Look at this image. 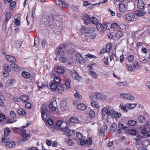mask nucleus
Wrapping results in <instances>:
<instances>
[{
	"instance_id": "obj_14",
	"label": "nucleus",
	"mask_w": 150,
	"mask_h": 150,
	"mask_svg": "<svg viewBox=\"0 0 150 150\" xmlns=\"http://www.w3.org/2000/svg\"><path fill=\"white\" fill-rule=\"evenodd\" d=\"M75 133V131L73 130H70L65 132V134L69 137L73 136Z\"/></svg>"
},
{
	"instance_id": "obj_37",
	"label": "nucleus",
	"mask_w": 150,
	"mask_h": 150,
	"mask_svg": "<svg viewBox=\"0 0 150 150\" xmlns=\"http://www.w3.org/2000/svg\"><path fill=\"white\" fill-rule=\"evenodd\" d=\"M71 80L69 79H67L65 82V85L67 88H69L70 87Z\"/></svg>"
},
{
	"instance_id": "obj_3",
	"label": "nucleus",
	"mask_w": 150,
	"mask_h": 150,
	"mask_svg": "<svg viewBox=\"0 0 150 150\" xmlns=\"http://www.w3.org/2000/svg\"><path fill=\"white\" fill-rule=\"evenodd\" d=\"M30 123H27L26 124V125L25 126H23L21 127L17 128V129H19L20 132H21V135L23 137V138L22 139V140L23 141H26L29 139L30 135L29 134H26V131L25 129H23V128H25L30 124Z\"/></svg>"
},
{
	"instance_id": "obj_31",
	"label": "nucleus",
	"mask_w": 150,
	"mask_h": 150,
	"mask_svg": "<svg viewBox=\"0 0 150 150\" xmlns=\"http://www.w3.org/2000/svg\"><path fill=\"white\" fill-rule=\"evenodd\" d=\"M104 25V30L106 29L107 30H110L112 28V25L111 23H103Z\"/></svg>"
},
{
	"instance_id": "obj_12",
	"label": "nucleus",
	"mask_w": 150,
	"mask_h": 150,
	"mask_svg": "<svg viewBox=\"0 0 150 150\" xmlns=\"http://www.w3.org/2000/svg\"><path fill=\"white\" fill-rule=\"evenodd\" d=\"M64 91V86L61 85L58 86L55 92H57L59 94H62Z\"/></svg>"
},
{
	"instance_id": "obj_21",
	"label": "nucleus",
	"mask_w": 150,
	"mask_h": 150,
	"mask_svg": "<svg viewBox=\"0 0 150 150\" xmlns=\"http://www.w3.org/2000/svg\"><path fill=\"white\" fill-rule=\"evenodd\" d=\"M15 143L14 142L11 141L7 143L5 145V147L7 148H12L15 146Z\"/></svg>"
},
{
	"instance_id": "obj_20",
	"label": "nucleus",
	"mask_w": 150,
	"mask_h": 150,
	"mask_svg": "<svg viewBox=\"0 0 150 150\" xmlns=\"http://www.w3.org/2000/svg\"><path fill=\"white\" fill-rule=\"evenodd\" d=\"M71 75L73 79L76 80H79L80 79V77L78 74L75 71H74Z\"/></svg>"
},
{
	"instance_id": "obj_30",
	"label": "nucleus",
	"mask_w": 150,
	"mask_h": 150,
	"mask_svg": "<svg viewBox=\"0 0 150 150\" xmlns=\"http://www.w3.org/2000/svg\"><path fill=\"white\" fill-rule=\"evenodd\" d=\"M123 35V33L121 31H118L115 33V37L117 39H119Z\"/></svg>"
},
{
	"instance_id": "obj_61",
	"label": "nucleus",
	"mask_w": 150,
	"mask_h": 150,
	"mask_svg": "<svg viewBox=\"0 0 150 150\" xmlns=\"http://www.w3.org/2000/svg\"><path fill=\"white\" fill-rule=\"evenodd\" d=\"M49 107L50 109L52 111H55L56 109V108L53 106L52 102L50 103Z\"/></svg>"
},
{
	"instance_id": "obj_55",
	"label": "nucleus",
	"mask_w": 150,
	"mask_h": 150,
	"mask_svg": "<svg viewBox=\"0 0 150 150\" xmlns=\"http://www.w3.org/2000/svg\"><path fill=\"white\" fill-rule=\"evenodd\" d=\"M54 82L58 84L60 82L61 80L59 77L56 76L54 79Z\"/></svg>"
},
{
	"instance_id": "obj_50",
	"label": "nucleus",
	"mask_w": 150,
	"mask_h": 150,
	"mask_svg": "<svg viewBox=\"0 0 150 150\" xmlns=\"http://www.w3.org/2000/svg\"><path fill=\"white\" fill-rule=\"evenodd\" d=\"M123 103H122L121 104H120V107H121V109H122V110L124 112H127V111L128 110L126 109V108H127L126 105H125L123 106Z\"/></svg>"
},
{
	"instance_id": "obj_16",
	"label": "nucleus",
	"mask_w": 150,
	"mask_h": 150,
	"mask_svg": "<svg viewBox=\"0 0 150 150\" xmlns=\"http://www.w3.org/2000/svg\"><path fill=\"white\" fill-rule=\"evenodd\" d=\"M77 108L79 110H84L86 109V106L85 104L80 103L77 105Z\"/></svg>"
},
{
	"instance_id": "obj_58",
	"label": "nucleus",
	"mask_w": 150,
	"mask_h": 150,
	"mask_svg": "<svg viewBox=\"0 0 150 150\" xmlns=\"http://www.w3.org/2000/svg\"><path fill=\"white\" fill-rule=\"evenodd\" d=\"M144 11H146L147 12H145V14H150V6H148L147 7H145Z\"/></svg>"
},
{
	"instance_id": "obj_11",
	"label": "nucleus",
	"mask_w": 150,
	"mask_h": 150,
	"mask_svg": "<svg viewBox=\"0 0 150 150\" xmlns=\"http://www.w3.org/2000/svg\"><path fill=\"white\" fill-rule=\"evenodd\" d=\"M96 98L100 100H105L106 98L105 96L103 93L97 92L96 93Z\"/></svg>"
},
{
	"instance_id": "obj_5",
	"label": "nucleus",
	"mask_w": 150,
	"mask_h": 150,
	"mask_svg": "<svg viewBox=\"0 0 150 150\" xmlns=\"http://www.w3.org/2000/svg\"><path fill=\"white\" fill-rule=\"evenodd\" d=\"M4 70L3 74L4 77H7L9 74V72L11 71V68L8 64H5L4 65Z\"/></svg>"
},
{
	"instance_id": "obj_38",
	"label": "nucleus",
	"mask_w": 150,
	"mask_h": 150,
	"mask_svg": "<svg viewBox=\"0 0 150 150\" xmlns=\"http://www.w3.org/2000/svg\"><path fill=\"white\" fill-rule=\"evenodd\" d=\"M22 44V42L19 41H16L14 43V46L16 48L19 47Z\"/></svg>"
},
{
	"instance_id": "obj_29",
	"label": "nucleus",
	"mask_w": 150,
	"mask_h": 150,
	"mask_svg": "<svg viewBox=\"0 0 150 150\" xmlns=\"http://www.w3.org/2000/svg\"><path fill=\"white\" fill-rule=\"evenodd\" d=\"M11 69L15 71H18L20 69V67L18 65L15 64H12Z\"/></svg>"
},
{
	"instance_id": "obj_32",
	"label": "nucleus",
	"mask_w": 150,
	"mask_h": 150,
	"mask_svg": "<svg viewBox=\"0 0 150 150\" xmlns=\"http://www.w3.org/2000/svg\"><path fill=\"white\" fill-rule=\"evenodd\" d=\"M90 22L91 23L95 24H97L98 23V19L95 17H92L90 19Z\"/></svg>"
},
{
	"instance_id": "obj_34",
	"label": "nucleus",
	"mask_w": 150,
	"mask_h": 150,
	"mask_svg": "<svg viewBox=\"0 0 150 150\" xmlns=\"http://www.w3.org/2000/svg\"><path fill=\"white\" fill-rule=\"evenodd\" d=\"M121 116V114L116 112V111L112 115V117H114L116 120H117Z\"/></svg>"
},
{
	"instance_id": "obj_4",
	"label": "nucleus",
	"mask_w": 150,
	"mask_h": 150,
	"mask_svg": "<svg viewBox=\"0 0 150 150\" xmlns=\"http://www.w3.org/2000/svg\"><path fill=\"white\" fill-rule=\"evenodd\" d=\"M85 30V33H84L85 36L88 37L91 33H93L95 30V28L93 27H88L86 28L85 27H83L81 28V30Z\"/></svg>"
},
{
	"instance_id": "obj_64",
	"label": "nucleus",
	"mask_w": 150,
	"mask_h": 150,
	"mask_svg": "<svg viewBox=\"0 0 150 150\" xmlns=\"http://www.w3.org/2000/svg\"><path fill=\"white\" fill-rule=\"evenodd\" d=\"M96 33H92L89 34L88 36H89L90 38L92 39H94L96 38Z\"/></svg>"
},
{
	"instance_id": "obj_48",
	"label": "nucleus",
	"mask_w": 150,
	"mask_h": 150,
	"mask_svg": "<svg viewBox=\"0 0 150 150\" xmlns=\"http://www.w3.org/2000/svg\"><path fill=\"white\" fill-rule=\"evenodd\" d=\"M147 131V129L146 127H144L142 129L141 133L144 136L146 137Z\"/></svg>"
},
{
	"instance_id": "obj_28",
	"label": "nucleus",
	"mask_w": 150,
	"mask_h": 150,
	"mask_svg": "<svg viewBox=\"0 0 150 150\" xmlns=\"http://www.w3.org/2000/svg\"><path fill=\"white\" fill-rule=\"evenodd\" d=\"M20 99L23 102H26L28 100L29 98L26 95H22L21 96Z\"/></svg>"
},
{
	"instance_id": "obj_33",
	"label": "nucleus",
	"mask_w": 150,
	"mask_h": 150,
	"mask_svg": "<svg viewBox=\"0 0 150 150\" xmlns=\"http://www.w3.org/2000/svg\"><path fill=\"white\" fill-rule=\"evenodd\" d=\"M58 84L54 82L52 83L50 85V88L55 91L58 86H57Z\"/></svg>"
},
{
	"instance_id": "obj_59",
	"label": "nucleus",
	"mask_w": 150,
	"mask_h": 150,
	"mask_svg": "<svg viewBox=\"0 0 150 150\" xmlns=\"http://www.w3.org/2000/svg\"><path fill=\"white\" fill-rule=\"evenodd\" d=\"M16 113L13 111H11L10 113V116L11 117L13 118L16 117Z\"/></svg>"
},
{
	"instance_id": "obj_51",
	"label": "nucleus",
	"mask_w": 150,
	"mask_h": 150,
	"mask_svg": "<svg viewBox=\"0 0 150 150\" xmlns=\"http://www.w3.org/2000/svg\"><path fill=\"white\" fill-rule=\"evenodd\" d=\"M16 5V2L13 1L11 3L9 6V8L11 10H13L15 8Z\"/></svg>"
},
{
	"instance_id": "obj_8",
	"label": "nucleus",
	"mask_w": 150,
	"mask_h": 150,
	"mask_svg": "<svg viewBox=\"0 0 150 150\" xmlns=\"http://www.w3.org/2000/svg\"><path fill=\"white\" fill-rule=\"evenodd\" d=\"M107 128V126L106 124H105L104 125L100 128V130L99 132V135L101 136H104L105 131Z\"/></svg>"
},
{
	"instance_id": "obj_56",
	"label": "nucleus",
	"mask_w": 150,
	"mask_h": 150,
	"mask_svg": "<svg viewBox=\"0 0 150 150\" xmlns=\"http://www.w3.org/2000/svg\"><path fill=\"white\" fill-rule=\"evenodd\" d=\"M138 119L139 121L140 122L144 123L145 122L144 117L143 116H139L138 117Z\"/></svg>"
},
{
	"instance_id": "obj_6",
	"label": "nucleus",
	"mask_w": 150,
	"mask_h": 150,
	"mask_svg": "<svg viewBox=\"0 0 150 150\" xmlns=\"http://www.w3.org/2000/svg\"><path fill=\"white\" fill-rule=\"evenodd\" d=\"M125 19L127 21H132L135 19V16L134 14L132 13H128L125 16Z\"/></svg>"
},
{
	"instance_id": "obj_49",
	"label": "nucleus",
	"mask_w": 150,
	"mask_h": 150,
	"mask_svg": "<svg viewBox=\"0 0 150 150\" xmlns=\"http://www.w3.org/2000/svg\"><path fill=\"white\" fill-rule=\"evenodd\" d=\"M112 25L114 30H117L119 27V25L116 23H114Z\"/></svg>"
},
{
	"instance_id": "obj_7",
	"label": "nucleus",
	"mask_w": 150,
	"mask_h": 150,
	"mask_svg": "<svg viewBox=\"0 0 150 150\" xmlns=\"http://www.w3.org/2000/svg\"><path fill=\"white\" fill-rule=\"evenodd\" d=\"M104 110H106L107 115L108 116L111 115L112 117L115 111L113 108L110 107L104 108Z\"/></svg>"
},
{
	"instance_id": "obj_54",
	"label": "nucleus",
	"mask_w": 150,
	"mask_h": 150,
	"mask_svg": "<svg viewBox=\"0 0 150 150\" xmlns=\"http://www.w3.org/2000/svg\"><path fill=\"white\" fill-rule=\"evenodd\" d=\"M127 59L129 62H133L134 60V56L132 55H130L128 57Z\"/></svg>"
},
{
	"instance_id": "obj_17",
	"label": "nucleus",
	"mask_w": 150,
	"mask_h": 150,
	"mask_svg": "<svg viewBox=\"0 0 150 150\" xmlns=\"http://www.w3.org/2000/svg\"><path fill=\"white\" fill-rule=\"evenodd\" d=\"M55 1L56 4L57 6H59L62 5L66 8H67L69 6L68 4H65L61 0H55Z\"/></svg>"
},
{
	"instance_id": "obj_40",
	"label": "nucleus",
	"mask_w": 150,
	"mask_h": 150,
	"mask_svg": "<svg viewBox=\"0 0 150 150\" xmlns=\"http://www.w3.org/2000/svg\"><path fill=\"white\" fill-rule=\"evenodd\" d=\"M89 73L93 78H96L98 76L96 73L93 71H90L89 72Z\"/></svg>"
},
{
	"instance_id": "obj_2",
	"label": "nucleus",
	"mask_w": 150,
	"mask_h": 150,
	"mask_svg": "<svg viewBox=\"0 0 150 150\" xmlns=\"http://www.w3.org/2000/svg\"><path fill=\"white\" fill-rule=\"evenodd\" d=\"M59 18L58 16H53L51 15L50 16L44 15L42 16V21L45 25H48L50 23V22L54 23V21H57L59 20Z\"/></svg>"
},
{
	"instance_id": "obj_57",
	"label": "nucleus",
	"mask_w": 150,
	"mask_h": 150,
	"mask_svg": "<svg viewBox=\"0 0 150 150\" xmlns=\"http://www.w3.org/2000/svg\"><path fill=\"white\" fill-rule=\"evenodd\" d=\"M90 116L91 118H93L95 116L94 112L93 110H91L89 112Z\"/></svg>"
},
{
	"instance_id": "obj_22",
	"label": "nucleus",
	"mask_w": 150,
	"mask_h": 150,
	"mask_svg": "<svg viewBox=\"0 0 150 150\" xmlns=\"http://www.w3.org/2000/svg\"><path fill=\"white\" fill-rule=\"evenodd\" d=\"M96 27L98 30L100 32H102L104 30V25L101 23H98L96 25Z\"/></svg>"
},
{
	"instance_id": "obj_13",
	"label": "nucleus",
	"mask_w": 150,
	"mask_h": 150,
	"mask_svg": "<svg viewBox=\"0 0 150 150\" xmlns=\"http://www.w3.org/2000/svg\"><path fill=\"white\" fill-rule=\"evenodd\" d=\"M77 60L80 64H82L84 62V59L81 54H78L76 55Z\"/></svg>"
},
{
	"instance_id": "obj_41",
	"label": "nucleus",
	"mask_w": 150,
	"mask_h": 150,
	"mask_svg": "<svg viewBox=\"0 0 150 150\" xmlns=\"http://www.w3.org/2000/svg\"><path fill=\"white\" fill-rule=\"evenodd\" d=\"M11 131L10 129L8 128H5L4 130V135L6 136H8L10 134Z\"/></svg>"
},
{
	"instance_id": "obj_42",
	"label": "nucleus",
	"mask_w": 150,
	"mask_h": 150,
	"mask_svg": "<svg viewBox=\"0 0 150 150\" xmlns=\"http://www.w3.org/2000/svg\"><path fill=\"white\" fill-rule=\"evenodd\" d=\"M137 105L135 104L127 103L126 104L127 108L129 109L134 108Z\"/></svg>"
},
{
	"instance_id": "obj_46",
	"label": "nucleus",
	"mask_w": 150,
	"mask_h": 150,
	"mask_svg": "<svg viewBox=\"0 0 150 150\" xmlns=\"http://www.w3.org/2000/svg\"><path fill=\"white\" fill-rule=\"evenodd\" d=\"M112 49V45L110 43H108L107 44L106 48V51L107 52H110Z\"/></svg>"
},
{
	"instance_id": "obj_43",
	"label": "nucleus",
	"mask_w": 150,
	"mask_h": 150,
	"mask_svg": "<svg viewBox=\"0 0 150 150\" xmlns=\"http://www.w3.org/2000/svg\"><path fill=\"white\" fill-rule=\"evenodd\" d=\"M65 142L69 146H72L74 144L73 142L71 139H67Z\"/></svg>"
},
{
	"instance_id": "obj_15",
	"label": "nucleus",
	"mask_w": 150,
	"mask_h": 150,
	"mask_svg": "<svg viewBox=\"0 0 150 150\" xmlns=\"http://www.w3.org/2000/svg\"><path fill=\"white\" fill-rule=\"evenodd\" d=\"M144 2L142 0H138V8L139 9H144Z\"/></svg>"
},
{
	"instance_id": "obj_26",
	"label": "nucleus",
	"mask_w": 150,
	"mask_h": 150,
	"mask_svg": "<svg viewBox=\"0 0 150 150\" xmlns=\"http://www.w3.org/2000/svg\"><path fill=\"white\" fill-rule=\"evenodd\" d=\"M70 121L72 123H76L79 122L78 119L74 116L71 117L69 119Z\"/></svg>"
},
{
	"instance_id": "obj_9",
	"label": "nucleus",
	"mask_w": 150,
	"mask_h": 150,
	"mask_svg": "<svg viewBox=\"0 0 150 150\" xmlns=\"http://www.w3.org/2000/svg\"><path fill=\"white\" fill-rule=\"evenodd\" d=\"M5 58L7 61L10 62H15L16 61V59L14 57L11 55H6Z\"/></svg>"
},
{
	"instance_id": "obj_24",
	"label": "nucleus",
	"mask_w": 150,
	"mask_h": 150,
	"mask_svg": "<svg viewBox=\"0 0 150 150\" xmlns=\"http://www.w3.org/2000/svg\"><path fill=\"white\" fill-rule=\"evenodd\" d=\"M67 103L66 101L64 100H62L60 103V107L61 109L63 110L65 109L67 106Z\"/></svg>"
},
{
	"instance_id": "obj_27",
	"label": "nucleus",
	"mask_w": 150,
	"mask_h": 150,
	"mask_svg": "<svg viewBox=\"0 0 150 150\" xmlns=\"http://www.w3.org/2000/svg\"><path fill=\"white\" fill-rule=\"evenodd\" d=\"M55 71L56 72L59 74H62L64 72V69L62 67H60L57 68Z\"/></svg>"
},
{
	"instance_id": "obj_18",
	"label": "nucleus",
	"mask_w": 150,
	"mask_h": 150,
	"mask_svg": "<svg viewBox=\"0 0 150 150\" xmlns=\"http://www.w3.org/2000/svg\"><path fill=\"white\" fill-rule=\"evenodd\" d=\"M21 75L23 78L27 79H29L31 76V74L29 72L25 71L22 72Z\"/></svg>"
},
{
	"instance_id": "obj_47",
	"label": "nucleus",
	"mask_w": 150,
	"mask_h": 150,
	"mask_svg": "<svg viewBox=\"0 0 150 150\" xmlns=\"http://www.w3.org/2000/svg\"><path fill=\"white\" fill-rule=\"evenodd\" d=\"M136 131L135 129H130L128 131V133L130 135H135L136 134Z\"/></svg>"
},
{
	"instance_id": "obj_53",
	"label": "nucleus",
	"mask_w": 150,
	"mask_h": 150,
	"mask_svg": "<svg viewBox=\"0 0 150 150\" xmlns=\"http://www.w3.org/2000/svg\"><path fill=\"white\" fill-rule=\"evenodd\" d=\"M9 141V139L7 136L3 137L2 138V141L3 143H7Z\"/></svg>"
},
{
	"instance_id": "obj_1",
	"label": "nucleus",
	"mask_w": 150,
	"mask_h": 150,
	"mask_svg": "<svg viewBox=\"0 0 150 150\" xmlns=\"http://www.w3.org/2000/svg\"><path fill=\"white\" fill-rule=\"evenodd\" d=\"M42 117L43 120L45 122V125L47 126L51 125L53 124V121L48 116L49 111L45 107H42L41 108Z\"/></svg>"
},
{
	"instance_id": "obj_45",
	"label": "nucleus",
	"mask_w": 150,
	"mask_h": 150,
	"mask_svg": "<svg viewBox=\"0 0 150 150\" xmlns=\"http://www.w3.org/2000/svg\"><path fill=\"white\" fill-rule=\"evenodd\" d=\"M130 96L129 93H121L120 94V96L121 98L125 99H127V96Z\"/></svg>"
},
{
	"instance_id": "obj_44",
	"label": "nucleus",
	"mask_w": 150,
	"mask_h": 150,
	"mask_svg": "<svg viewBox=\"0 0 150 150\" xmlns=\"http://www.w3.org/2000/svg\"><path fill=\"white\" fill-rule=\"evenodd\" d=\"M11 12L9 11H7L6 14L5 21H8L11 18Z\"/></svg>"
},
{
	"instance_id": "obj_60",
	"label": "nucleus",
	"mask_w": 150,
	"mask_h": 150,
	"mask_svg": "<svg viewBox=\"0 0 150 150\" xmlns=\"http://www.w3.org/2000/svg\"><path fill=\"white\" fill-rule=\"evenodd\" d=\"M59 60L63 63H65L67 61V59L66 57H61L59 58Z\"/></svg>"
},
{
	"instance_id": "obj_10",
	"label": "nucleus",
	"mask_w": 150,
	"mask_h": 150,
	"mask_svg": "<svg viewBox=\"0 0 150 150\" xmlns=\"http://www.w3.org/2000/svg\"><path fill=\"white\" fill-rule=\"evenodd\" d=\"M144 9H139V8H138V10L136 11H135V13L137 16H142L144 15L145 14V12H147L146 11H144Z\"/></svg>"
},
{
	"instance_id": "obj_19",
	"label": "nucleus",
	"mask_w": 150,
	"mask_h": 150,
	"mask_svg": "<svg viewBox=\"0 0 150 150\" xmlns=\"http://www.w3.org/2000/svg\"><path fill=\"white\" fill-rule=\"evenodd\" d=\"M119 8L121 12H124L126 10V5L123 3L119 4Z\"/></svg>"
},
{
	"instance_id": "obj_52",
	"label": "nucleus",
	"mask_w": 150,
	"mask_h": 150,
	"mask_svg": "<svg viewBox=\"0 0 150 150\" xmlns=\"http://www.w3.org/2000/svg\"><path fill=\"white\" fill-rule=\"evenodd\" d=\"M137 122L136 121L132 120H130L128 121V125H129L133 126L136 125Z\"/></svg>"
},
{
	"instance_id": "obj_35",
	"label": "nucleus",
	"mask_w": 150,
	"mask_h": 150,
	"mask_svg": "<svg viewBox=\"0 0 150 150\" xmlns=\"http://www.w3.org/2000/svg\"><path fill=\"white\" fill-rule=\"evenodd\" d=\"M117 127V125L115 123H112V124L110 128V131H112V132H113L115 130Z\"/></svg>"
},
{
	"instance_id": "obj_63",
	"label": "nucleus",
	"mask_w": 150,
	"mask_h": 150,
	"mask_svg": "<svg viewBox=\"0 0 150 150\" xmlns=\"http://www.w3.org/2000/svg\"><path fill=\"white\" fill-rule=\"evenodd\" d=\"M86 144H91L92 143V140L91 138H88L86 140Z\"/></svg>"
},
{
	"instance_id": "obj_25",
	"label": "nucleus",
	"mask_w": 150,
	"mask_h": 150,
	"mask_svg": "<svg viewBox=\"0 0 150 150\" xmlns=\"http://www.w3.org/2000/svg\"><path fill=\"white\" fill-rule=\"evenodd\" d=\"M17 112L18 115H25L26 114V111L23 109L20 108L17 111Z\"/></svg>"
},
{
	"instance_id": "obj_36",
	"label": "nucleus",
	"mask_w": 150,
	"mask_h": 150,
	"mask_svg": "<svg viewBox=\"0 0 150 150\" xmlns=\"http://www.w3.org/2000/svg\"><path fill=\"white\" fill-rule=\"evenodd\" d=\"M58 50L57 53V56L63 57L65 55V53L64 51L61 50Z\"/></svg>"
},
{
	"instance_id": "obj_39",
	"label": "nucleus",
	"mask_w": 150,
	"mask_h": 150,
	"mask_svg": "<svg viewBox=\"0 0 150 150\" xmlns=\"http://www.w3.org/2000/svg\"><path fill=\"white\" fill-rule=\"evenodd\" d=\"M118 127L120 129L123 130H127L128 128L127 126H125L123 124L121 123L119 124Z\"/></svg>"
},
{
	"instance_id": "obj_62",
	"label": "nucleus",
	"mask_w": 150,
	"mask_h": 150,
	"mask_svg": "<svg viewBox=\"0 0 150 150\" xmlns=\"http://www.w3.org/2000/svg\"><path fill=\"white\" fill-rule=\"evenodd\" d=\"M14 23L16 25L18 26H19L20 25V21L17 18L14 19Z\"/></svg>"
},
{
	"instance_id": "obj_23",
	"label": "nucleus",
	"mask_w": 150,
	"mask_h": 150,
	"mask_svg": "<svg viewBox=\"0 0 150 150\" xmlns=\"http://www.w3.org/2000/svg\"><path fill=\"white\" fill-rule=\"evenodd\" d=\"M15 80L13 79H10L7 80L6 82V84L8 86H12L15 83Z\"/></svg>"
}]
</instances>
